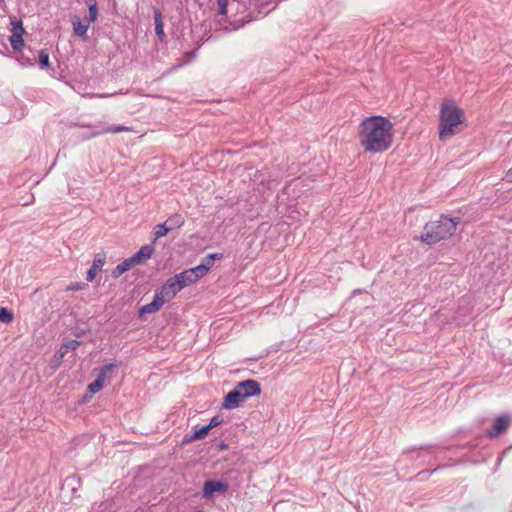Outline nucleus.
<instances>
[{
  "instance_id": "nucleus-1",
  "label": "nucleus",
  "mask_w": 512,
  "mask_h": 512,
  "mask_svg": "<svg viewBox=\"0 0 512 512\" xmlns=\"http://www.w3.org/2000/svg\"><path fill=\"white\" fill-rule=\"evenodd\" d=\"M358 137L365 152H385L393 144V123L380 115L366 117L359 125Z\"/></svg>"
},
{
  "instance_id": "nucleus-2",
  "label": "nucleus",
  "mask_w": 512,
  "mask_h": 512,
  "mask_svg": "<svg viewBox=\"0 0 512 512\" xmlns=\"http://www.w3.org/2000/svg\"><path fill=\"white\" fill-rule=\"evenodd\" d=\"M464 112L453 100H445L439 112V138L446 140L458 133L459 126L464 122Z\"/></svg>"
},
{
  "instance_id": "nucleus-3",
  "label": "nucleus",
  "mask_w": 512,
  "mask_h": 512,
  "mask_svg": "<svg viewBox=\"0 0 512 512\" xmlns=\"http://www.w3.org/2000/svg\"><path fill=\"white\" fill-rule=\"evenodd\" d=\"M459 223V218H449L442 215L439 220L426 223L424 233L420 236V239L429 245L438 243L451 237Z\"/></svg>"
},
{
  "instance_id": "nucleus-4",
  "label": "nucleus",
  "mask_w": 512,
  "mask_h": 512,
  "mask_svg": "<svg viewBox=\"0 0 512 512\" xmlns=\"http://www.w3.org/2000/svg\"><path fill=\"white\" fill-rule=\"evenodd\" d=\"M512 423V415L511 414H502L495 418L490 429L486 431L487 436L490 439L498 437L500 434L504 433L510 424Z\"/></svg>"
},
{
  "instance_id": "nucleus-5",
  "label": "nucleus",
  "mask_w": 512,
  "mask_h": 512,
  "mask_svg": "<svg viewBox=\"0 0 512 512\" xmlns=\"http://www.w3.org/2000/svg\"><path fill=\"white\" fill-rule=\"evenodd\" d=\"M174 277L178 280L180 287L183 289L201 279L203 277V269H197L196 267L186 269L181 273L174 275Z\"/></svg>"
},
{
  "instance_id": "nucleus-6",
  "label": "nucleus",
  "mask_w": 512,
  "mask_h": 512,
  "mask_svg": "<svg viewBox=\"0 0 512 512\" xmlns=\"http://www.w3.org/2000/svg\"><path fill=\"white\" fill-rule=\"evenodd\" d=\"M182 290L178 280L173 276L169 278L156 293L164 299L165 302L173 299L177 293Z\"/></svg>"
},
{
  "instance_id": "nucleus-7",
  "label": "nucleus",
  "mask_w": 512,
  "mask_h": 512,
  "mask_svg": "<svg viewBox=\"0 0 512 512\" xmlns=\"http://www.w3.org/2000/svg\"><path fill=\"white\" fill-rule=\"evenodd\" d=\"M11 24L13 25V29L9 41L12 48L19 51L24 47L23 34L25 31L20 20H11Z\"/></svg>"
},
{
  "instance_id": "nucleus-8",
  "label": "nucleus",
  "mask_w": 512,
  "mask_h": 512,
  "mask_svg": "<svg viewBox=\"0 0 512 512\" xmlns=\"http://www.w3.org/2000/svg\"><path fill=\"white\" fill-rule=\"evenodd\" d=\"M236 389H238L246 399L253 396H258L261 393V386L259 382L253 379L239 382L236 385Z\"/></svg>"
},
{
  "instance_id": "nucleus-9",
  "label": "nucleus",
  "mask_w": 512,
  "mask_h": 512,
  "mask_svg": "<svg viewBox=\"0 0 512 512\" xmlns=\"http://www.w3.org/2000/svg\"><path fill=\"white\" fill-rule=\"evenodd\" d=\"M246 398L243 396V394L234 388V390L230 391L224 398L223 407L225 409H233L238 406L245 400Z\"/></svg>"
},
{
  "instance_id": "nucleus-10",
  "label": "nucleus",
  "mask_w": 512,
  "mask_h": 512,
  "mask_svg": "<svg viewBox=\"0 0 512 512\" xmlns=\"http://www.w3.org/2000/svg\"><path fill=\"white\" fill-rule=\"evenodd\" d=\"M227 488L228 485L225 482L208 480L204 483L203 495L205 498H209L215 492H225Z\"/></svg>"
},
{
  "instance_id": "nucleus-11",
  "label": "nucleus",
  "mask_w": 512,
  "mask_h": 512,
  "mask_svg": "<svg viewBox=\"0 0 512 512\" xmlns=\"http://www.w3.org/2000/svg\"><path fill=\"white\" fill-rule=\"evenodd\" d=\"M105 258H106V255L103 252L95 255L93 264L90 267V269L87 271V276H86L87 281L91 282L95 279L98 271L101 270L105 264Z\"/></svg>"
},
{
  "instance_id": "nucleus-12",
  "label": "nucleus",
  "mask_w": 512,
  "mask_h": 512,
  "mask_svg": "<svg viewBox=\"0 0 512 512\" xmlns=\"http://www.w3.org/2000/svg\"><path fill=\"white\" fill-rule=\"evenodd\" d=\"M165 301L162 297H160L156 292H155V295H154V298H153V301L146 304V305H143L140 310H139V314L140 315H144V314H152V313H155L157 311H159L161 309V307L164 305Z\"/></svg>"
},
{
  "instance_id": "nucleus-13",
  "label": "nucleus",
  "mask_w": 512,
  "mask_h": 512,
  "mask_svg": "<svg viewBox=\"0 0 512 512\" xmlns=\"http://www.w3.org/2000/svg\"><path fill=\"white\" fill-rule=\"evenodd\" d=\"M135 262L131 257L123 260L120 264H118L112 271L113 278H119L123 273L130 270L133 266H135Z\"/></svg>"
},
{
  "instance_id": "nucleus-14",
  "label": "nucleus",
  "mask_w": 512,
  "mask_h": 512,
  "mask_svg": "<svg viewBox=\"0 0 512 512\" xmlns=\"http://www.w3.org/2000/svg\"><path fill=\"white\" fill-rule=\"evenodd\" d=\"M153 247L150 245H145L140 248L138 252H136L131 258L135 262V264L141 263V261L149 259L153 254Z\"/></svg>"
},
{
  "instance_id": "nucleus-15",
  "label": "nucleus",
  "mask_w": 512,
  "mask_h": 512,
  "mask_svg": "<svg viewBox=\"0 0 512 512\" xmlns=\"http://www.w3.org/2000/svg\"><path fill=\"white\" fill-rule=\"evenodd\" d=\"M73 25V31L76 36H79L83 38L84 40L87 39V31L90 26V22L87 21V23H83L78 19H75L72 21Z\"/></svg>"
},
{
  "instance_id": "nucleus-16",
  "label": "nucleus",
  "mask_w": 512,
  "mask_h": 512,
  "mask_svg": "<svg viewBox=\"0 0 512 512\" xmlns=\"http://www.w3.org/2000/svg\"><path fill=\"white\" fill-rule=\"evenodd\" d=\"M209 431L210 427L205 425L196 430L194 433L185 435L183 442L189 443L195 440L203 439L208 434Z\"/></svg>"
},
{
  "instance_id": "nucleus-17",
  "label": "nucleus",
  "mask_w": 512,
  "mask_h": 512,
  "mask_svg": "<svg viewBox=\"0 0 512 512\" xmlns=\"http://www.w3.org/2000/svg\"><path fill=\"white\" fill-rule=\"evenodd\" d=\"M166 225H168V228L170 231L180 228L184 225L185 219L181 214H173L171 215L166 221Z\"/></svg>"
},
{
  "instance_id": "nucleus-18",
  "label": "nucleus",
  "mask_w": 512,
  "mask_h": 512,
  "mask_svg": "<svg viewBox=\"0 0 512 512\" xmlns=\"http://www.w3.org/2000/svg\"><path fill=\"white\" fill-rule=\"evenodd\" d=\"M104 375H98L97 378L88 385V391L92 394L99 392L104 386Z\"/></svg>"
},
{
  "instance_id": "nucleus-19",
  "label": "nucleus",
  "mask_w": 512,
  "mask_h": 512,
  "mask_svg": "<svg viewBox=\"0 0 512 512\" xmlns=\"http://www.w3.org/2000/svg\"><path fill=\"white\" fill-rule=\"evenodd\" d=\"M14 319V314L11 310H8L5 307L0 308V322L8 324L12 322Z\"/></svg>"
},
{
  "instance_id": "nucleus-20",
  "label": "nucleus",
  "mask_w": 512,
  "mask_h": 512,
  "mask_svg": "<svg viewBox=\"0 0 512 512\" xmlns=\"http://www.w3.org/2000/svg\"><path fill=\"white\" fill-rule=\"evenodd\" d=\"M169 232H170V230L168 228V225H166L165 222L162 224L156 225L154 228L155 240L167 235Z\"/></svg>"
},
{
  "instance_id": "nucleus-21",
  "label": "nucleus",
  "mask_w": 512,
  "mask_h": 512,
  "mask_svg": "<svg viewBox=\"0 0 512 512\" xmlns=\"http://www.w3.org/2000/svg\"><path fill=\"white\" fill-rule=\"evenodd\" d=\"M131 131V128L123 126V125H117V126H109L106 128H103L99 133H119V132H127Z\"/></svg>"
},
{
  "instance_id": "nucleus-22",
  "label": "nucleus",
  "mask_w": 512,
  "mask_h": 512,
  "mask_svg": "<svg viewBox=\"0 0 512 512\" xmlns=\"http://www.w3.org/2000/svg\"><path fill=\"white\" fill-rule=\"evenodd\" d=\"M88 8H89L88 22H90V23L95 22L98 17V9H97L96 2L90 1V3L88 4Z\"/></svg>"
},
{
  "instance_id": "nucleus-23",
  "label": "nucleus",
  "mask_w": 512,
  "mask_h": 512,
  "mask_svg": "<svg viewBox=\"0 0 512 512\" xmlns=\"http://www.w3.org/2000/svg\"><path fill=\"white\" fill-rule=\"evenodd\" d=\"M39 65L42 67V68H48L50 63H49V53L47 50H41L39 52Z\"/></svg>"
},
{
  "instance_id": "nucleus-24",
  "label": "nucleus",
  "mask_w": 512,
  "mask_h": 512,
  "mask_svg": "<svg viewBox=\"0 0 512 512\" xmlns=\"http://www.w3.org/2000/svg\"><path fill=\"white\" fill-rule=\"evenodd\" d=\"M213 265V261L208 257V255L202 260V263L196 266L197 269H203V277L208 273L210 268Z\"/></svg>"
},
{
  "instance_id": "nucleus-25",
  "label": "nucleus",
  "mask_w": 512,
  "mask_h": 512,
  "mask_svg": "<svg viewBox=\"0 0 512 512\" xmlns=\"http://www.w3.org/2000/svg\"><path fill=\"white\" fill-rule=\"evenodd\" d=\"M81 344L80 341L78 340H70V341H67L66 343H64L62 345V349H65L66 352L68 351H73V350H76L77 347Z\"/></svg>"
},
{
  "instance_id": "nucleus-26",
  "label": "nucleus",
  "mask_w": 512,
  "mask_h": 512,
  "mask_svg": "<svg viewBox=\"0 0 512 512\" xmlns=\"http://www.w3.org/2000/svg\"><path fill=\"white\" fill-rule=\"evenodd\" d=\"M218 11L220 15L227 14L228 0H217Z\"/></svg>"
},
{
  "instance_id": "nucleus-27",
  "label": "nucleus",
  "mask_w": 512,
  "mask_h": 512,
  "mask_svg": "<svg viewBox=\"0 0 512 512\" xmlns=\"http://www.w3.org/2000/svg\"><path fill=\"white\" fill-rule=\"evenodd\" d=\"M223 422V419L220 416H214L211 418L210 422L207 424L208 427H210V430L212 428H215L219 426Z\"/></svg>"
},
{
  "instance_id": "nucleus-28",
  "label": "nucleus",
  "mask_w": 512,
  "mask_h": 512,
  "mask_svg": "<svg viewBox=\"0 0 512 512\" xmlns=\"http://www.w3.org/2000/svg\"><path fill=\"white\" fill-rule=\"evenodd\" d=\"M116 366L114 364H106L101 369L100 373L98 375H104V379L106 378V375L108 372L112 371Z\"/></svg>"
},
{
  "instance_id": "nucleus-29",
  "label": "nucleus",
  "mask_w": 512,
  "mask_h": 512,
  "mask_svg": "<svg viewBox=\"0 0 512 512\" xmlns=\"http://www.w3.org/2000/svg\"><path fill=\"white\" fill-rule=\"evenodd\" d=\"M154 22H155V27H157V25H163L162 15H161V12L159 10H156L154 12Z\"/></svg>"
},
{
  "instance_id": "nucleus-30",
  "label": "nucleus",
  "mask_w": 512,
  "mask_h": 512,
  "mask_svg": "<svg viewBox=\"0 0 512 512\" xmlns=\"http://www.w3.org/2000/svg\"><path fill=\"white\" fill-rule=\"evenodd\" d=\"M85 286V284L83 283H79V282H76V283H72L68 286V290H80V289H83Z\"/></svg>"
},
{
  "instance_id": "nucleus-31",
  "label": "nucleus",
  "mask_w": 512,
  "mask_h": 512,
  "mask_svg": "<svg viewBox=\"0 0 512 512\" xmlns=\"http://www.w3.org/2000/svg\"><path fill=\"white\" fill-rule=\"evenodd\" d=\"M155 33L159 37V39H163V37L165 36L163 25H157V27H155Z\"/></svg>"
},
{
  "instance_id": "nucleus-32",
  "label": "nucleus",
  "mask_w": 512,
  "mask_h": 512,
  "mask_svg": "<svg viewBox=\"0 0 512 512\" xmlns=\"http://www.w3.org/2000/svg\"><path fill=\"white\" fill-rule=\"evenodd\" d=\"M33 60L34 59L25 57L24 55L20 59V61L22 62L23 65H33L34 64Z\"/></svg>"
},
{
  "instance_id": "nucleus-33",
  "label": "nucleus",
  "mask_w": 512,
  "mask_h": 512,
  "mask_svg": "<svg viewBox=\"0 0 512 512\" xmlns=\"http://www.w3.org/2000/svg\"><path fill=\"white\" fill-rule=\"evenodd\" d=\"M208 257L214 261V260H217V259H221L223 257V255L221 253H213V254H208Z\"/></svg>"
},
{
  "instance_id": "nucleus-34",
  "label": "nucleus",
  "mask_w": 512,
  "mask_h": 512,
  "mask_svg": "<svg viewBox=\"0 0 512 512\" xmlns=\"http://www.w3.org/2000/svg\"><path fill=\"white\" fill-rule=\"evenodd\" d=\"M504 179L507 182H512V167L506 172Z\"/></svg>"
},
{
  "instance_id": "nucleus-35",
  "label": "nucleus",
  "mask_w": 512,
  "mask_h": 512,
  "mask_svg": "<svg viewBox=\"0 0 512 512\" xmlns=\"http://www.w3.org/2000/svg\"><path fill=\"white\" fill-rule=\"evenodd\" d=\"M67 352L65 351V349H62V347L59 349V351L57 352V355L59 358H63L65 356Z\"/></svg>"
},
{
  "instance_id": "nucleus-36",
  "label": "nucleus",
  "mask_w": 512,
  "mask_h": 512,
  "mask_svg": "<svg viewBox=\"0 0 512 512\" xmlns=\"http://www.w3.org/2000/svg\"><path fill=\"white\" fill-rule=\"evenodd\" d=\"M226 448H227V445L225 443H221L220 444V449L223 450V449H226Z\"/></svg>"
},
{
  "instance_id": "nucleus-37",
  "label": "nucleus",
  "mask_w": 512,
  "mask_h": 512,
  "mask_svg": "<svg viewBox=\"0 0 512 512\" xmlns=\"http://www.w3.org/2000/svg\"><path fill=\"white\" fill-rule=\"evenodd\" d=\"M196 512H200V511H196Z\"/></svg>"
}]
</instances>
